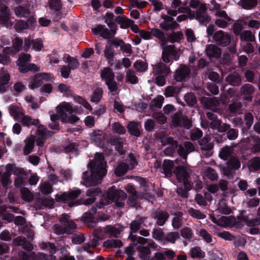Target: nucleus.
I'll return each mask as SVG.
<instances>
[{
	"label": "nucleus",
	"mask_w": 260,
	"mask_h": 260,
	"mask_svg": "<svg viewBox=\"0 0 260 260\" xmlns=\"http://www.w3.org/2000/svg\"><path fill=\"white\" fill-rule=\"evenodd\" d=\"M248 166L250 171H257L260 169V157H255L248 162Z\"/></svg>",
	"instance_id": "nucleus-35"
},
{
	"label": "nucleus",
	"mask_w": 260,
	"mask_h": 260,
	"mask_svg": "<svg viewBox=\"0 0 260 260\" xmlns=\"http://www.w3.org/2000/svg\"><path fill=\"white\" fill-rule=\"evenodd\" d=\"M101 77L105 82L114 79L115 75L112 70L109 68H104L101 72Z\"/></svg>",
	"instance_id": "nucleus-26"
},
{
	"label": "nucleus",
	"mask_w": 260,
	"mask_h": 260,
	"mask_svg": "<svg viewBox=\"0 0 260 260\" xmlns=\"http://www.w3.org/2000/svg\"><path fill=\"white\" fill-rule=\"evenodd\" d=\"M138 256L141 259L149 258L151 255L150 248L147 246H139L137 247Z\"/></svg>",
	"instance_id": "nucleus-27"
},
{
	"label": "nucleus",
	"mask_w": 260,
	"mask_h": 260,
	"mask_svg": "<svg viewBox=\"0 0 260 260\" xmlns=\"http://www.w3.org/2000/svg\"><path fill=\"white\" fill-rule=\"evenodd\" d=\"M226 81L234 86H239L241 84V79L237 73L229 74L226 77Z\"/></svg>",
	"instance_id": "nucleus-28"
},
{
	"label": "nucleus",
	"mask_w": 260,
	"mask_h": 260,
	"mask_svg": "<svg viewBox=\"0 0 260 260\" xmlns=\"http://www.w3.org/2000/svg\"><path fill=\"white\" fill-rule=\"evenodd\" d=\"M190 172V168L183 165L177 167L173 172L179 182L182 183L184 185H188Z\"/></svg>",
	"instance_id": "nucleus-5"
},
{
	"label": "nucleus",
	"mask_w": 260,
	"mask_h": 260,
	"mask_svg": "<svg viewBox=\"0 0 260 260\" xmlns=\"http://www.w3.org/2000/svg\"><path fill=\"white\" fill-rule=\"evenodd\" d=\"M151 36H153L155 38L158 39L161 42L160 45L161 47H163L164 45H166L168 42L167 38L165 36V34L161 30L156 28H153L151 29Z\"/></svg>",
	"instance_id": "nucleus-18"
},
{
	"label": "nucleus",
	"mask_w": 260,
	"mask_h": 260,
	"mask_svg": "<svg viewBox=\"0 0 260 260\" xmlns=\"http://www.w3.org/2000/svg\"><path fill=\"white\" fill-rule=\"evenodd\" d=\"M100 192L101 190L99 188L89 189L87 190L86 195L90 198L87 199H83L78 202H80V204H84L85 205L91 204L95 201L94 196L98 194Z\"/></svg>",
	"instance_id": "nucleus-12"
},
{
	"label": "nucleus",
	"mask_w": 260,
	"mask_h": 260,
	"mask_svg": "<svg viewBox=\"0 0 260 260\" xmlns=\"http://www.w3.org/2000/svg\"><path fill=\"white\" fill-rule=\"evenodd\" d=\"M217 210L218 212L223 214H229L231 212L230 208L227 205V203L224 199L219 200Z\"/></svg>",
	"instance_id": "nucleus-29"
},
{
	"label": "nucleus",
	"mask_w": 260,
	"mask_h": 260,
	"mask_svg": "<svg viewBox=\"0 0 260 260\" xmlns=\"http://www.w3.org/2000/svg\"><path fill=\"white\" fill-rule=\"evenodd\" d=\"M56 111L59 114L61 120L64 123H74L79 120V118L75 115L68 116L67 113L72 114L74 112L72 106L69 103H60L56 107Z\"/></svg>",
	"instance_id": "nucleus-2"
},
{
	"label": "nucleus",
	"mask_w": 260,
	"mask_h": 260,
	"mask_svg": "<svg viewBox=\"0 0 260 260\" xmlns=\"http://www.w3.org/2000/svg\"><path fill=\"white\" fill-rule=\"evenodd\" d=\"M40 190L44 194H48L51 193L52 188L51 185L47 182L42 183L39 186Z\"/></svg>",
	"instance_id": "nucleus-62"
},
{
	"label": "nucleus",
	"mask_w": 260,
	"mask_h": 260,
	"mask_svg": "<svg viewBox=\"0 0 260 260\" xmlns=\"http://www.w3.org/2000/svg\"><path fill=\"white\" fill-rule=\"evenodd\" d=\"M22 198L26 201H30L32 200L34 196L30 191L27 188L24 187L21 189Z\"/></svg>",
	"instance_id": "nucleus-58"
},
{
	"label": "nucleus",
	"mask_w": 260,
	"mask_h": 260,
	"mask_svg": "<svg viewBox=\"0 0 260 260\" xmlns=\"http://www.w3.org/2000/svg\"><path fill=\"white\" fill-rule=\"evenodd\" d=\"M181 88L175 86H168L165 90L164 95L166 97L176 96L180 91Z\"/></svg>",
	"instance_id": "nucleus-31"
},
{
	"label": "nucleus",
	"mask_w": 260,
	"mask_h": 260,
	"mask_svg": "<svg viewBox=\"0 0 260 260\" xmlns=\"http://www.w3.org/2000/svg\"><path fill=\"white\" fill-rule=\"evenodd\" d=\"M206 11H196L194 14H188V17L192 19L196 18L201 23H208L211 20L210 17L206 13Z\"/></svg>",
	"instance_id": "nucleus-16"
},
{
	"label": "nucleus",
	"mask_w": 260,
	"mask_h": 260,
	"mask_svg": "<svg viewBox=\"0 0 260 260\" xmlns=\"http://www.w3.org/2000/svg\"><path fill=\"white\" fill-rule=\"evenodd\" d=\"M123 139L119 137H114L111 140V143L115 146V148L120 154L123 152Z\"/></svg>",
	"instance_id": "nucleus-38"
},
{
	"label": "nucleus",
	"mask_w": 260,
	"mask_h": 260,
	"mask_svg": "<svg viewBox=\"0 0 260 260\" xmlns=\"http://www.w3.org/2000/svg\"><path fill=\"white\" fill-rule=\"evenodd\" d=\"M257 4L256 0H242L241 6L245 9H251L255 7Z\"/></svg>",
	"instance_id": "nucleus-57"
},
{
	"label": "nucleus",
	"mask_w": 260,
	"mask_h": 260,
	"mask_svg": "<svg viewBox=\"0 0 260 260\" xmlns=\"http://www.w3.org/2000/svg\"><path fill=\"white\" fill-rule=\"evenodd\" d=\"M216 235L219 237L227 241H233L235 239V236L227 231L218 232L215 231Z\"/></svg>",
	"instance_id": "nucleus-52"
},
{
	"label": "nucleus",
	"mask_w": 260,
	"mask_h": 260,
	"mask_svg": "<svg viewBox=\"0 0 260 260\" xmlns=\"http://www.w3.org/2000/svg\"><path fill=\"white\" fill-rule=\"evenodd\" d=\"M12 164H8L6 166V171L3 174L1 177V182L3 186L5 188L12 183L10 176L12 174Z\"/></svg>",
	"instance_id": "nucleus-14"
},
{
	"label": "nucleus",
	"mask_w": 260,
	"mask_h": 260,
	"mask_svg": "<svg viewBox=\"0 0 260 260\" xmlns=\"http://www.w3.org/2000/svg\"><path fill=\"white\" fill-rule=\"evenodd\" d=\"M188 213L191 216L198 219H203L206 218L205 214L192 208H190L188 210Z\"/></svg>",
	"instance_id": "nucleus-49"
},
{
	"label": "nucleus",
	"mask_w": 260,
	"mask_h": 260,
	"mask_svg": "<svg viewBox=\"0 0 260 260\" xmlns=\"http://www.w3.org/2000/svg\"><path fill=\"white\" fill-rule=\"evenodd\" d=\"M233 149L229 146H225L223 147L220 151L219 156L222 159L227 160L229 157H231Z\"/></svg>",
	"instance_id": "nucleus-50"
},
{
	"label": "nucleus",
	"mask_w": 260,
	"mask_h": 260,
	"mask_svg": "<svg viewBox=\"0 0 260 260\" xmlns=\"http://www.w3.org/2000/svg\"><path fill=\"white\" fill-rule=\"evenodd\" d=\"M110 29L105 27L104 25H99L96 27L93 28L92 30L95 34H100V36L105 39H108L114 37L116 33L118 27L108 26Z\"/></svg>",
	"instance_id": "nucleus-7"
},
{
	"label": "nucleus",
	"mask_w": 260,
	"mask_h": 260,
	"mask_svg": "<svg viewBox=\"0 0 260 260\" xmlns=\"http://www.w3.org/2000/svg\"><path fill=\"white\" fill-rule=\"evenodd\" d=\"M153 72L155 74L168 75L170 72L169 67L161 62H157L153 66Z\"/></svg>",
	"instance_id": "nucleus-20"
},
{
	"label": "nucleus",
	"mask_w": 260,
	"mask_h": 260,
	"mask_svg": "<svg viewBox=\"0 0 260 260\" xmlns=\"http://www.w3.org/2000/svg\"><path fill=\"white\" fill-rule=\"evenodd\" d=\"M161 48L162 49H164L165 52H167L169 55H171L173 56L175 60H177L179 59L180 50L175 48L174 46H166V45H164L163 47Z\"/></svg>",
	"instance_id": "nucleus-23"
},
{
	"label": "nucleus",
	"mask_w": 260,
	"mask_h": 260,
	"mask_svg": "<svg viewBox=\"0 0 260 260\" xmlns=\"http://www.w3.org/2000/svg\"><path fill=\"white\" fill-rule=\"evenodd\" d=\"M88 167L90 171L83 173L81 183L88 187L101 183L103 177L107 174V165L103 155L96 153Z\"/></svg>",
	"instance_id": "nucleus-1"
},
{
	"label": "nucleus",
	"mask_w": 260,
	"mask_h": 260,
	"mask_svg": "<svg viewBox=\"0 0 260 260\" xmlns=\"http://www.w3.org/2000/svg\"><path fill=\"white\" fill-rule=\"evenodd\" d=\"M128 170L127 164L122 162L116 168L115 170V174L117 176H121L124 175Z\"/></svg>",
	"instance_id": "nucleus-41"
},
{
	"label": "nucleus",
	"mask_w": 260,
	"mask_h": 260,
	"mask_svg": "<svg viewBox=\"0 0 260 260\" xmlns=\"http://www.w3.org/2000/svg\"><path fill=\"white\" fill-rule=\"evenodd\" d=\"M254 92V89L252 85L246 84L243 85L240 89V94L244 96V100L251 101L252 97L251 94Z\"/></svg>",
	"instance_id": "nucleus-15"
},
{
	"label": "nucleus",
	"mask_w": 260,
	"mask_h": 260,
	"mask_svg": "<svg viewBox=\"0 0 260 260\" xmlns=\"http://www.w3.org/2000/svg\"><path fill=\"white\" fill-rule=\"evenodd\" d=\"M36 137L34 135H30L25 141V145L23 148V153L25 155L30 153L34 147V143Z\"/></svg>",
	"instance_id": "nucleus-24"
},
{
	"label": "nucleus",
	"mask_w": 260,
	"mask_h": 260,
	"mask_svg": "<svg viewBox=\"0 0 260 260\" xmlns=\"http://www.w3.org/2000/svg\"><path fill=\"white\" fill-rule=\"evenodd\" d=\"M152 238L159 241L164 240V232L160 228L154 229L152 232Z\"/></svg>",
	"instance_id": "nucleus-47"
},
{
	"label": "nucleus",
	"mask_w": 260,
	"mask_h": 260,
	"mask_svg": "<svg viewBox=\"0 0 260 260\" xmlns=\"http://www.w3.org/2000/svg\"><path fill=\"white\" fill-rule=\"evenodd\" d=\"M126 80L131 84H136L138 82V78L134 71L128 70L126 73Z\"/></svg>",
	"instance_id": "nucleus-51"
},
{
	"label": "nucleus",
	"mask_w": 260,
	"mask_h": 260,
	"mask_svg": "<svg viewBox=\"0 0 260 260\" xmlns=\"http://www.w3.org/2000/svg\"><path fill=\"white\" fill-rule=\"evenodd\" d=\"M214 126L212 128L216 129L220 133H223L228 131L230 127V125L225 123H222L221 121H216L213 122Z\"/></svg>",
	"instance_id": "nucleus-40"
},
{
	"label": "nucleus",
	"mask_w": 260,
	"mask_h": 260,
	"mask_svg": "<svg viewBox=\"0 0 260 260\" xmlns=\"http://www.w3.org/2000/svg\"><path fill=\"white\" fill-rule=\"evenodd\" d=\"M30 80L31 83L29 84V87L31 89L39 87L42 84L41 79L40 77H38V74L32 77Z\"/></svg>",
	"instance_id": "nucleus-56"
},
{
	"label": "nucleus",
	"mask_w": 260,
	"mask_h": 260,
	"mask_svg": "<svg viewBox=\"0 0 260 260\" xmlns=\"http://www.w3.org/2000/svg\"><path fill=\"white\" fill-rule=\"evenodd\" d=\"M190 69L184 65H180L176 71L174 75L175 79L177 81H181L188 77L190 74Z\"/></svg>",
	"instance_id": "nucleus-10"
},
{
	"label": "nucleus",
	"mask_w": 260,
	"mask_h": 260,
	"mask_svg": "<svg viewBox=\"0 0 260 260\" xmlns=\"http://www.w3.org/2000/svg\"><path fill=\"white\" fill-rule=\"evenodd\" d=\"M48 6L51 10L55 12L59 11L62 8L61 1V0H55Z\"/></svg>",
	"instance_id": "nucleus-64"
},
{
	"label": "nucleus",
	"mask_w": 260,
	"mask_h": 260,
	"mask_svg": "<svg viewBox=\"0 0 260 260\" xmlns=\"http://www.w3.org/2000/svg\"><path fill=\"white\" fill-rule=\"evenodd\" d=\"M183 34L180 31L173 32L170 34L167 38L168 41L171 43L179 42L183 38Z\"/></svg>",
	"instance_id": "nucleus-46"
},
{
	"label": "nucleus",
	"mask_w": 260,
	"mask_h": 260,
	"mask_svg": "<svg viewBox=\"0 0 260 260\" xmlns=\"http://www.w3.org/2000/svg\"><path fill=\"white\" fill-rule=\"evenodd\" d=\"M204 172V175L210 180H216L218 177V174L215 170L210 167L206 168Z\"/></svg>",
	"instance_id": "nucleus-42"
},
{
	"label": "nucleus",
	"mask_w": 260,
	"mask_h": 260,
	"mask_svg": "<svg viewBox=\"0 0 260 260\" xmlns=\"http://www.w3.org/2000/svg\"><path fill=\"white\" fill-rule=\"evenodd\" d=\"M59 221L64 226L66 231H68V234L71 233V230L77 228V224L70 218V216L67 214H62L59 218Z\"/></svg>",
	"instance_id": "nucleus-8"
},
{
	"label": "nucleus",
	"mask_w": 260,
	"mask_h": 260,
	"mask_svg": "<svg viewBox=\"0 0 260 260\" xmlns=\"http://www.w3.org/2000/svg\"><path fill=\"white\" fill-rule=\"evenodd\" d=\"M190 254L192 258H200L205 256V253L202 251L199 247H194L191 248Z\"/></svg>",
	"instance_id": "nucleus-53"
},
{
	"label": "nucleus",
	"mask_w": 260,
	"mask_h": 260,
	"mask_svg": "<svg viewBox=\"0 0 260 260\" xmlns=\"http://www.w3.org/2000/svg\"><path fill=\"white\" fill-rule=\"evenodd\" d=\"M10 115L16 120H19L24 116V110L18 106L11 105L9 107Z\"/></svg>",
	"instance_id": "nucleus-17"
},
{
	"label": "nucleus",
	"mask_w": 260,
	"mask_h": 260,
	"mask_svg": "<svg viewBox=\"0 0 260 260\" xmlns=\"http://www.w3.org/2000/svg\"><path fill=\"white\" fill-rule=\"evenodd\" d=\"M103 94L102 88L98 87L96 88L93 92L91 97V101L98 103L102 99Z\"/></svg>",
	"instance_id": "nucleus-45"
},
{
	"label": "nucleus",
	"mask_w": 260,
	"mask_h": 260,
	"mask_svg": "<svg viewBox=\"0 0 260 260\" xmlns=\"http://www.w3.org/2000/svg\"><path fill=\"white\" fill-rule=\"evenodd\" d=\"M213 39L220 45L226 46L231 42V36L226 32H224L222 30H219L215 33Z\"/></svg>",
	"instance_id": "nucleus-9"
},
{
	"label": "nucleus",
	"mask_w": 260,
	"mask_h": 260,
	"mask_svg": "<svg viewBox=\"0 0 260 260\" xmlns=\"http://www.w3.org/2000/svg\"><path fill=\"white\" fill-rule=\"evenodd\" d=\"M11 79L8 71L4 68H2L0 72V83L7 86Z\"/></svg>",
	"instance_id": "nucleus-39"
},
{
	"label": "nucleus",
	"mask_w": 260,
	"mask_h": 260,
	"mask_svg": "<svg viewBox=\"0 0 260 260\" xmlns=\"http://www.w3.org/2000/svg\"><path fill=\"white\" fill-rule=\"evenodd\" d=\"M134 67L137 71L142 72L147 70L148 64L145 61L137 60L134 63Z\"/></svg>",
	"instance_id": "nucleus-54"
},
{
	"label": "nucleus",
	"mask_w": 260,
	"mask_h": 260,
	"mask_svg": "<svg viewBox=\"0 0 260 260\" xmlns=\"http://www.w3.org/2000/svg\"><path fill=\"white\" fill-rule=\"evenodd\" d=\"M67 62L68 64V68L70 70H74L79 67V62L77 59L68 56L67 58Z\"/></svg>",
	"instance_id": "nucleus-61"
},
{
	"label": "nucleus",
	"mask_w": 260,
	"mask_h": 260,
	"mask_svg": "<svg viewBox=\"0 0 260 260\" xmlns=\"http://www.w3.org/2000/svg\"><path fill=\"white\" fill-rule=\"evenodd\" d=\"M122 245V242L118 239H110L104 242V246L106 248H119Z\"/></svg>",
	"instance_id": "nucleus-43"
},
{
	"label": "nucleus",
	"mask_w": 260,
	"mask_h": 260,
	"mask_svg": "<svg viewBox=\"0 0 260 260\" xmlns=\"http://www.w3.org/2000/svg\"><path fill=\"white\" fill-rule=\"evenodd\" d=\"M209 141V136H205L201 141H199V144L202 151L211 150L213 144Z\"/></svg>",
	"instance_id": "nucleus-37"
},
{
	"label": "nucleus",
	"mask_w": 260,
	"mask_h": 260,
	"mask_svg": "<svg viewBox=\"0 0 260 260\" xmlns=\"http://www.w3.org/2000/svg\"><path fill=\"white\" fill-rule=\"evenodd\" d=\"M164 98L162 95H158L151 102L150 107L152 108H160L162 104Z\"/></svg>",
	"instance_id": "nucleus-59"
},
{
	"label": "nucleus",
	"mask_w": 260,
	"mask_h": 260,
	"mask_svg": "<svg viewBox=\"0 0 260 260\" xmlns=\"http://www.w3.org/2000/svg\"><path fill=\"white\" fill-rule=\"evenodd\" d=\"M14 12L16 16L19 17H27L30 15V11L28 8L18 6L15 8Z\"/></svg>",
	"instance_id": "nucleus-36"
},
{
	"label": "nucleus",
	"mask_w": 260,
	"mask_h": 260,
	"mask_svg": "<svg viewBox=\"0 0 260 260\" xmlns=\"http://www.w3.org/2000/svg\"><path fill=\"white\" fill-rule=\"evenodd\" d=\"M164 21L159 24L160 28L165 30H168L170 29H174L178 26V23L170 16L165 15L162 16Z\"/></svg>",
	"instance_id": "nucleus-11"
},
{
	"label": "nucleus",
	"mask_w": 260,
	"mask_h": 260,
	"mask_svg": "<svg viewBox=\"0 0 260 260\" xmlns=\"http://www.w3.org/2000/svg\"><path fill=\"white\" fill-rule=\"evenodd\" d=\"M190 7L197 9L196 11H206L207 8L205 4L202 3L199 0H191L189 3Z\"/></svg>",
	"instance_id": "nucleus-34"
},
{
	"label": "nucleus",
	"mask_w": 260,
	"mask_h": 260,
	"mask_svg": "<svg viewBox=\"0 0 260 260\" xmlns=\"http://www.w3.org/2000/svg\"><path fill=\"white\" fill-rule=\"evenodd\" d=\"M106 84L112 94L115 95L118 93V86L114 79L106 82Z\"/></svg>",
	"instance_id": "nucleus-55"
},
{
	"label": "nucleus",
	"mask_w": 260,
	"mask_h": 260,
	"mask_svg": "<svg viewBox=\"0 0 260 260\" xmlns=\"http://www.w3.org/2000/svg\"><path fill=\"white\" fill-rule=\"evenodd\" d=\"M112 131L119 135H123L125 133V128L119 122H114L112 125Z\"/></svg>",
	"instance_id": "nucleus-60"
},
{
	"label": "nucleus",
	"mask_w": 260,
	"mask_h": 260,
	"mask_svg": "<svg viewBox=\"0 0 260 260\" xmlns=\"http://www.w3.org/2000/svg\"><path fill=\"white\" fill-rule=\"evenodd\" d=\"M169 217V214L166 211L160 210L156 211L154 218L156 219V223L159 225H163Z\"/></svg>",
	"instance_id": "nucleus-21"
},
{
	"label": "nucleus",
	"mask_w": 260,
	"mask_h": 260,
	"mask_svg": "<svg viewBox=\"0 0 260 260\" xmlns=\"http://www.w3.org/2000/svg\"><path fill=\"white\" fill-rule=\"evenodd\" d=\"M10 10L8 7L5 6L0 11V24L7 25L9 23Z\"/></svg>",
	"instance_id": "nucleus-22"
},
{
	"label": "nucleus",
	"mask_w": 260,
	"mask_h": 260,
	"mask_svg": "<svg viewBox=\"0 0 260 260\" xmlns=\"http://www.w3.org/2000/svg\"><path fill=\"white\" fill-rule=\"evenodd\" d=\"M107 197L109 201L106 203H103L104 205L109 204L110 202H113L117 206L121 207L124 206L123 201L126 199L127 194L122 190H117L111 187L107 192Z\"/></svg>",
	"instance_id": "nucleus-3"
},
{
	"label": "nucleus",
	"mask_w": 260,
	"mask_h": 260,
	"mask_svg": "<svg viewBox=\"0 0 260 260\" xmlns=\"http://www.w3.org/2000/svg\"><path fill=\"white\" fill-rule=\"evenodd\" d=\"M38 135L41 138V139L38 138L37 140V145L40 147L44 145V140L47 139L52 135L51 133L43 125H39L38 127Z\"/></svg>",
	"instance_id": "nucleus-13"
},
{
	"label": "nucleus",
	"mask_w": 260,
	"mask_h": 260,
	"mask_svg": "<svg viewBox=\"0 0 260 260\" xmlns=\"http://www.w3.org/2000/svg\"><path fill=\"white\" fill-rule=\"evenodd\" d=\"M146 219V217H141L132 221L129 225L131 231L134 233L137 232L140 229Z\"/></svg>",
	"instance_id": "nucleus-30"
},
{
	"label": "nucleus",
	"mask_w": 260,
	"mask_h": 260,
	"mask_svg": "<svg viewBox=\"0 0 260 260\" xmlns=\"http://www.w3.org/2000/svg\"><path fill=\"white\" fill-rule=\"evenodd\" d=\"M31 55L29 54L21 53L19 55L17 65H24L30 60Z\"/></svg>",
	"instance_id": "nucleus-63"
},
{
	"label": "nucleus",
	"mask_w": 260,
	"mask_h": 260,
	"mask_svg": "<svg viewBox=\"0 0 260 260\" xmlns=\"http://www.w3.org/2000/svg\"><path fill=\"white\" fill-rule=\"evenodd\" d=\"M180 238V235L178 232H172L168 233L164 239L167 242L171 243H175L176 241Z\"/></svg>",
	"instance_id": "nucleus-48"
},
{
	"label": "nucleus",
	"mask_w": 260,
	"mask_h": 260,
	"mask_svg": "<svg viewBox=\"0 0 260 260\" xmlns=\"http://www.w3.org/2000/svg\"><path fill=\"white\" fill-rule=\"evenodd\" d=\"M20 120V122L23 125L27 126H29L30 125H37L39 123L38 119H32L30 116L25 115V114Z\"/></svg>",
	"instance_id": "nucleus-33"
},
{
	"label": "nucleus",
	"mask_w": 260,
	"mask_h": 260,
	"mask_svg": "<svg viewBox=\"0 0 260 260\" xmlns=\"http://www.w3.org/2000/svg\"><path fill=\"white\" fill-rule=\"evenodd\" d=\"M174 162L171 160H165L162 164L163 173L167 177H170L172 174Z\"/></svg>",
	"instance_id": "nucleus-25"
},
{
	"label": "nucleus",
	"mask_w": 260,
	"mask_h": 260,
	"mask_svg": "<svg viewBox=\"0 0 260 260\" xmlns=\"http://www.w3.org/2000/svg\"><path fill=\"white\" fill-rule=\"evenodd\" d=\"M127 128L129 134L136 137H139L140 135V128L138 123L130 122L127 125Z\"/></svg>",
	"instance_id": "nucleus-32"
},
{
	"label": "nucleus",
	"mask_w": 260,
	"mask_h": 260,
	"mask_svg": "<svg viewBox=\"0 0 260 260\" xmlns=\"http://www.w3.org/2000/svg\"><path fill=\"white\" fill-rule=\"evenodd\" d=\"M81 193V190L79 189L69 190L64 192L60 195H57L56 199L57 201H63L68 203L69 206L77 205L76 202H73Z\"/></svg>",
	"instance_id": "nucleus-4"
},
{
	"label": "nucleus",
	"mask_w": 260,
	"mask_h": 260,
	"mask_svg": "<svg viewBox=\"0 0 260 260\" xmlns=\"http://www.w3.org/2000/svg\"><path fill=\"white\" fill-rule=\"evenodd\" d=\"M241 164L239 159L235 156H231L227 161V167L223 168L222 172L228 178L232 179L233 177V173L232 171L238 170Z\"/></svg>",
	"instance_id": "nucleus-6"
},
{
	"label": "nucleus",
	"mask_w": 260,
	"mask_h": 260,
	"mask_svg": "<svg viewBox=\"0 0 260 260\" xmlns=\"http://www.w3.org/2000/svg\"><path fill=\"white\" fill-rule=\"evenodd\" d=\"M242 41L246 42H253L255 40L254 35L250 30H244L240 35Z\"/></svg>",
	"instance_id": "nucleus-44"
},
{
	"label": "nucleus",
	"mask_w": 260,
	"mask_h": 260,
	"mask_svg": "<svg viewBox=\"0 0 260 260\" xmlns=\"http://www.w3.org/2000/svg\"><path fill=\"white\" fill-rule=\"evenodd\" d=\"M206 53L209 57H218L221 54L220 49L213 44H209L206 46Z\"/></svg>",
	"instance_id": "nucleus-19"
}]
</instances>
